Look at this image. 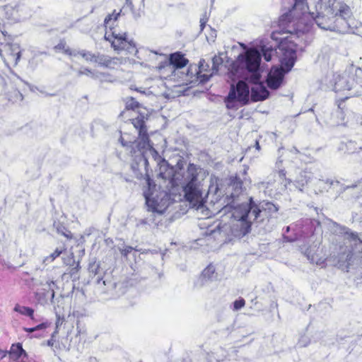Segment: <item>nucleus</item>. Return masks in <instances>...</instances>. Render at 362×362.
Returning a JSON list of instances; mask_svg holds the SVG:
<instances>
[{
	"label": "nucleus",
	"mask_w": 362,
	"mask_h": 362,
	"mask_svg": "<svg viewBox=\"0 0 362 362\" xmlns=\"http://www.w3.org/2000/svg\"><path fill=\"white\" fill-rule=\"evenodd\" d=\"M23 329H24L25 332H29V333H32V332L36 331L35 327H32V328L24 327Z\"/></svg>",
	"instance_id": "a18cd8bd"
},
{
	"label": "nucleus",
	"mask_w": 362,
	"mask_h": 362,
	"mask_svg": "<svg viewBox=\"0 0 362 362\" xmlns=\"http://www.w3.org/2000/svg\"><path fill=\"white\" fill-rule=\"evenodd\" d=\"M250 208L249 216H251L253 221H264L274 217L279 210V207L272 202L263 201L259 204H256L252 198H250L249 203H243Z\"/></svg>",
	"instance_id": "9d476101"
},
{
	"label": "nucleus",
	"mask_w": 362,
	"mask_h": 362,
	"mask_svg": "<svg viewBox=\"0 0 362 362\" xmlns=\"http://www.w3.org/2000/svg\"><path fill=\"white\" fill-rule=\"evenodd\" d=\"M122 63L123 59L122 58L108 57L106 67L110 69H114L115 68V66H119Z\"/></svg>",
	"instance_id": "7c9ffc66"
},
{
	"label": "nucleus",
	"mask_w": 362,
	"mask_h": 362,
	"mask_svg": "<svg viewBox=\"0 0 362 362\" xmlns=\"http://www.w3.org/2000/svg\"><path fill=\"white\" fill-rule=\"evenodd\" d=\"M126 110L122 111L119 114V117L124 118V116L128 113L129 110H134L139 107V103L132 97L127 98L125 99Z\"/></svg>",
	"instance_id": "412c9836"
},
{
	"label": "nucleus",
	"mask_w": 362,
	"mask_h": 362,
	"mask_svg": "<svg viewBox=\"0 0 362 362\" xmlns=\"http://www.w3.org/2000/svg\"><path fill=\"white\" fill-rule=\"evenodd\" d=\"M97 284L99 288L103 290V286H107L109 288H115L116 284L112 282L111 279L98 278L97 279Z\"/></svg>",
	"instance_id": "cd10ccee"
},
{
	"label": "nucleus",
	"mask_w": 362,
	"mask_h": 362,
	"mask_svg": "<svg viewBox=\"0 0 362 362\" xmlns=\"http://www.w3.org/2000/svg\"><path fill=\"white\" fill-rule=\"evenodd\" d=\"M78 54H80L83 58H84L87 62H95V55L96 54L91 53L90 52L81 50L78 52Z\"/></svg>",
	"instance_id": "f704fd0d"
},
{
	"label": "nucleus",
	"mask_w": 362,
	"mask_h": 362,
	"mask_svg": "<svg viewBox=\"0 0 362 362\" xmlns=\"http://www.w3.org/2000/svg\"><path fill=\"white\" fill-rule=\"evenodd\" d=\"M206 21H207V19L206 18H202L200 19V28H201V30H203V29L205 27V25L206 23Z\"/></svg>",
	"instance_id": "79ce46f5"
},
{
	"label": "nucleus",
	"mask_w": 362,
	"mask_h": 362,
	"mask_svg": "<svg viewBox=\"0 0 362 362\" xmlns=\"http://www.w3.org/2000/svg\"><path fill=\"white\" fill-rule=\"evenodd\" d=\"M216 279V274H215V267L214 265L209 264L204 269L201 275L195 281L194 286L198 288L202 287L208 282L212 281Z\"/></svg>",
	"instance_id": "2eb2a0df"
},
{
	"label": "nucleus",
	"mask_w": 362,
	"mask_h": 362,
	"mask_svg": "<svg viewBox=\"0 0 362 362\" xmlns=\"http://www.w3.org/2000/svg\"><path fill=\"white\" fill-rule=\"evenodd\" d=\"M310 342V339L306 336H302L298 341V345L301 347L306 346Z\"/></svg>",
	"instance_id": "ea45409f"
},
{
	"label": "nucleus",
	"mask_w": 362,
	"mask_h": 362,
	"mask_svg": "<svg viewBox=\"0 0 362 362\" xmlns=\"http://www.w3.org/2000/svg\"><path fill=\"white\" fill-rule=\"evenodd\" d=\"M47 345L49 346H52L54 345V340L52 339H49L47 341Z\"/></svg>",
	"instance_id": "09e8293b"
},
{
	"label": "nucleus",
	"mask_w": 362,
	"mask_h": 362,
	"mask_svg": "<svg viewBox=\"0 0 362 362\" xmlns=\"http://www.w3.org/2000/svg\"><path fill=\"white\" fill-rule=\"evenodd\" d=\"M326 184V182L323 180H320V187H322V185Z\"/></svg>",
	"instance_id": "3c124183"
},
{
	"label": "nucleus",
	"mask_w": 362,
	"mask_h": 362,
	"mask_svg": "<svg viewBox=\"0 0 362 362\" xmlns=\"http://www.w3.org/2000/svg\"><path fill=\"white\" fill-rule=\"evenodd\" d=\"M354 81V79H352ZM353 82H350L346 76H338L335 78L334 90L335 92H342L350 90L352 88Z\"/></svg>",
	"instance_id": "f3484780"
},
{
	"label": "nucleus",
	"mask_w": 362,
	"mask_h": 362,
	"mask_svg": "<svg viewBox=\"0 0 362 362\" xmlns=\"http://www.w3.org/2000/svg\"><path fill=\"white\" fill-rule=\"evenodd\" d=\"M229 207L224 213L230 214V221L227 223L222 221L212 232H217L226 237L228 241H232L235 238L240 239L248 234L253 221L249 216L250 208L243 203L237 206L230 205Z\"/></svg>",
	"instance_id": "20e7f679"
},
{
	"label": "nucleus",
	"mask_w": 362,
	"mask_h": 362,
	"mask_svg": "<svg viewBox=\"0 0 362 362\" xmlns=\"http://www.w3.org/2000/svg\"><path fill=\"white\" fill-rule=\"evenodd\" d=\"M66 250L64 247H57L49 255L45 257L43 259V263L47 264L52 262L57 257H58L63 252Z\"/></svg>",
	"instance_id": "a878e982"
},
{
	"label": "nucleus",
	"mask_w": 362,
	"mask_h": 362,
	"mask_svg": "<svg viewBox=\"0 0 362 362\" xmlns=\"http://www.w3.org/2000/svg\"><path fill=\"white\" fill-rule=\"evenodd\" d=\"M88 271L90 273L93 274L95 276L98 274L100 272L99 263L96 262L95 261L90 262L88 264Z\"/></svg>",
	"instance_id": "4c0bfd02"
},
{
	"label": "nucleus",
	"mask_w": 362,
	"mask_h": 362,
	"mask_svg": "<svg viewBox=\"0 0 362 362\" xmlns=\"http://www.w3.org/2000/svg\"><path fill=\"white\" fill-rule=\"evenodd\" d=\"M0 55L6 66H16L21 57V49L17 43L11 42V37L6 36V32L0 33Z\"/></svg>",
	"instance_id": "1a4fd4ad"
},
{
	"label": "nucleus",
	"mask_w": 362,
	"mask_h": 362,
	"mask_svg": "<svg viewBox=\"0 0 362 362\" xmlns=\"http://www.w3.org/2000/svg\"><path fill=\"white\" fill-rule=\"evenodd\" d=\"M223 60L221 56H214L212 58V67H211V74H204L202 75V81H207L209 78L214 75L218 73L219 66L222 65Z\"/></svg>",
	"instance_id": "6ab92c4d"
},
{
	"label": "nucleus",
	"mask_w": 362,
	"mask_h": 362,
	"mask_svg": "<svg viewBox=\"0 0 362 362\" xmlns=\"http://www.w3.org/2000/svg\"><path fill=\"white\" fill-rule=\"evenodd\" d=\"M188 60L185 58L184 55L180 52H175L170 54V66H173L177 69H181L187 65Z\"/></svg>",
	"instance_id": "a211bd4d"
},
{
	"label": "nucleus",
	"mask_w": 362,
	"mask_h": 362,
	"mask_svg": "<svg viewBox=\"0 0 362 362\" xmlns=\"http://www.w3.org/2000/svg\"><path fill=\"white\" fill-rule=\"evenodd\" d=\"M4 10L6 12V13H8V11H14L13 8L11 6H6L4 7Z\"/></svg>",
	"instance_id": "de8ad7c7"
},
{
	"label": "nucleus",
	"mask_w": 362,
	"mask_h": 362,
	"mask_svg": "<svg viewBox=\"0 0 362 362\" xmlns=\"http://www.w3.org/2000/svg\"><path fill=\"white\" fill-rule=\"evenodd\" d=\"M61 323L62 322H60V319L58 318L57 322H56V327H57V328L61 325Z\"/></svg>",
	"instance_id": "8fccbe9b"
},
{
	"label": "nucleus",
	"mask_w": 362,
	"mask_h": 362,
	"mask_svg": "<svg viewBox=\"0 0 362 362\" xmlns=\"http://www.w3.org/2000/svg\"><path fill=\"white\" fill-rule=\"evenodd\" d=\"M212 189H213V187H211L208 189V193H209L211 191H212Z\"/></svg>",
	"instance_id": "6e6d98bb"
},
{
	"label": "nucleus",
	"mask_w": 362,
	"mask_h": 362,
	"mask_svg": "<svg viewBox=\"0 0 362 362\" xmlns=\"http://www.w3.org/2000/svg\"><path fill=\"white\" fill-rule=\"evenodd\" d=\"M8 354V351H3L0 349V359L4 358L6 354Z\"/></svg>",
	"instance_id": "c03bdc74"
},
{
	"label": "nucleus",
	"mask_w": 362,
	"mask_h": 362,
	"mask_svg": "<svg viewBox=\"0 0 362 362\" xmlns=\"http://www.w3.org/2000/svg\"><path fill=\"white\" fill-rule=\"evenodd\" d=\"M304 1L305 0H295L294 6L291 11H297L298 9H300L302 12H309L308 6L304 4Z\"/></svg>",
	"instance_id": "72a5a7b5"
},
{
	"label": "nucleus",
	"mask_w": 362,
	"mask_h": 362,
	"mask_svg": "<svg viewBox=\"0 0 362 362\" xmlns=\"http://www.w3.org/2000/svg\"><path fill=\"white\" fill-rule=\"evenodd\" d=\"M146 204L149 211L163 214L170 204V196L164 190H158L148 180V189L144 192Z\"/></svg>",
	"instance_id": "6e6552de"
},
{
	"label": "nucleus",
	"mask_w": 362,
	"mask_h": 362,
	"mask_svg": "<svg viewBox=\"0 0 362 362\" xmlns=\"http://www.w3.org/2000/svg\"><path fill=\"white\" fill-rule=\"evenodd\" d=\"M186 164L185 160H179L175 168L167 160H159L158 175L163 179L168 180L172 185H179L184 180V183H186L183 189L185 197L192 207L199 209L203 206L206 194V190L203 187L206 175L202 169L197 168L194 164H189L185 171L183 165Z\"/></svg>",
	"instance_id": "f03ea898"
},
{
	"label": "nucleus",
	"mask_w": 362,
	"mask_h": 362,
	"mask_svg": "<svg viewBox=\"0 0 362 362\" xmlns=\"http://www.w3.org/2000/svg\"><path fill=\"white\" fill-rule=\"evenodd\" d=\"M235 98H236V91L234 88V86L232 85L230 92L228 93V95L226 100L227 108L232 109L235 107V103L236 102H238L237 100L235 99Z\"/></svg>",
	"instance_id": "b1692460"
},
{
	"label": "nucleus",
	"mask_w": 362,
	"mask_h": 362,
	"mask_svg": "<svg viewBox=\"0 0 362 362\" xmlns=\"http://www.w3.org/2000/svg\"><path fill=\"white\" fill-rule=\"evenodd\" d=\"M42 288L41 291L35 293V298L40 304H46L47 303V296H50V302L54 303L55 296V289L58 288L55 281L53 280H47L45 283L40 284Z\"/></svg>",
	"instance_id": "ddd939ff"
},
{
	"label": "nucleus",
	"mask_w": 362,
	"mask_h": 362,
	"mask_svg": "<svg viewBox=\"0 0 362 362\" xmlns=\"http://www.w3.org/2000/svg\"><path fill=\"white\" fill-rule=\"evenodd\" d=\"M255 147H256V149L259 150V142L258 141H256L255 143Z\"/></svg>",
	"instance_id": "603ef678"
},
{
	"label": "nucleus",
	"mask_w": 362,
	"mask_h": 362,
	"mask_svg": "<svg viewBox=\"0 0 362 362\" xmlns=\"http://www.w3.org/2000/svg\"><path fill=\"white\" fill-rule=\"evenodd\" d=\"M64 52L69 55H76V53H73L69 48L64 49Z\"/></svg>",
	"instance_id": "49530a36"
},
{
	"label": "nucleus",
	"mask_w": 362,
	"mask_h": 362,
	"mask_svg": "<svg viewBox=\"0 0 362 362\" xmlns=\"http://www.w3.org/2000/svg\"><path fill=\"white\" fill-rule=\"evenodd\" d=\"M284 238L286 241H288V242L292 241V240H291V239H289L288 238H287V237H286V236H284Z\"/></svg>",
	"instance_id": "864d4df0"
},
{
	"label": "nucleus",
	"mask_w": 362,
	"mask_h": 362,
	"mask_svg": "<svg viewBox=\"0 0 362 362\" xmlns=\"http://www.w3.org/2000/svg\"><path fill=\"white\" fill-rule=\"evenodd\" d=\"M334 184V182L332 181L329 182V186L331 187L332 185Z\"/></svg>",
	"instance_id": "13d9d810"
},
{
	"label": "nucleus",
	"mask_w": 362,
	"mask_h": 362,
	"mask_svg": "<svg viewBox=\"0 0 362 362\" xmlns=\"http://www.w3.org/2000/svg\"><path fill=\"white\" fill-rule=\"evenodd\" d=\"M148 119L146 115L139 114L136 117L130 119L134 127L138 131V139L134 141H127L124 136L121 135L119 141L122 146L129 151L132 157H142L148 158L152 157L156 158L158 153L150 144L148 129L146 122Z\"/></svg>",
	"instance_id": "39448f33"
},
{
	"label": "nucleus",
	"mask_w": 362,
	"mask_h": 362,
	"mask_svg": "<svg viewBox=\"0 0 362 362\" xmlns=\"http://www.w3.org/2000/svg\"><path fill=\"white\" fill-rule=\"evenodd\" d=\"M78 76H81V75H86V76H90V77H92L93 78H100V76H105L104 74L103 73H98V74H94L93 72H92V71L88 68H81V69L78 70Z\"/></svg>",
	"instance_id": "bb28decb"
},
{
	"label": "nucleus",
	"mask_w": 362,
	"mask_h": 362,
	"mask_svg": "<svg viewBox=\"0 0 362 362\" xmlns=\"http://www.w3.org/2000/svg\"><path fill=\"white\" fill-rule=\"evenodd\" d=\"M260 61L259 52L256 49H250L246 52L244 60L240 62L242 67L245 68L247 72L245 78L254 83L251 88V98L255 102L267 99L269 94L267 88L259 83Z\"/></svg>",
	"instance_id": "0eeeda50"
},
{
	"label": "nucleus",
	"mask_w": 362,
	"mask_h": 362,
	"mask_svg": "<svg viewBox=\"0 0 362 362\" xmlns=\"http://www.w3.org/2000/svg\"><path fill=\"white\" fill-rule=\"evenodd\" d=\"M226 191V199L228 201L227 205L223 209V211H226L230 205H238L235 204V200L243 192L242 180L237 176H231Z\"/></svg>",
	"instance_id": "f8f14e48"
},
{
	"label": "nucleus",
	"mask_w": 362,
	"mask_h": 362,
	"mask_svg": "<svg viewBox=\"0 0 362 362\" xmlns=\"http://www.w3.org/2000/svg\"><path fill=\"white\" fill-rule=\"evenodd\" d=\"M8 100L13 103L21 102L23 99L22 93L18 90H13L12 92L8 93Z\"/></svg>",
	"instance_id": "c756f323"
},
{
	"label": "nucleus",
	"mask_w": 362,
	"mask_h": 362,
	"mask_svg": "<svg viewBox=\"0 0 362 362\" xmlns=\"http://www.w3.org/2000/svg\"><path fill=\"white\" fill-rule=\"evenodd\" d=\"M148 119L146 115L139 114L136 117L130 119L134 127L138 131V139L134 141H127L124 136L121 135L119 141L122 146L129 151L132 157H142L148 158L152 157L156 158L158 153L150 144L148 129L146 122Z\"/></svg>",
	"instance_id": "423d86ee"
},
{
	"label": "nucleus",
	"mask_w": 362,
	"mask_h": 362,
	"mask_svg": "<svg viewBox=\"0 0 362 362\" xmlns=\"http://www.w3.org/2000/svg\"><path fill=\"white\" fill-rule=\"evenodd\" d=\"M261 51L262 52L264 59L267 62H269L272 59L273 52H274L272 47L262 45L261 46Z\"/></svg>",
	"instance_id": "2f4dec72"
},
{
	"label": "nucleus",
	"mask_w": 362,
	"mask_h": 362,
	"mask_svg": "<svg viewBox=\"0 0 362 362\" xmlns=\"http://www.w3.org/2000/svg\"><path fill=\"white\" fill-rule=\"evenodd\" d=\"M57 231L58 232V233L62 234L68 239H71L73 238L71 233L69 230H67L64 226L60 224H58V226H57Z\"/></svg>",
	"instance_id": "e433bc0d"
},
{
	"label": "nucleus",
	"mask_w": 362,
	"mask_h": 362,
	"mask_svg": "<svg viewBox=\"0 0 362 362\" xmlns=\"http://www.w3.org/2000/svg\"><path fill=\"white\" fill-rule=\"evenodd\" d=\"M236 91V98L238 102L240 103L241 105L246 104L249 100V87L245 82L240 81L237 83L236 86H234Z\"/></svg>",
	"instance_id": "dca6fc26"
},
{
	"label": "nucleus",
	"mask_w": 362,
	"mask_h": 362,
	"mask_svg": "<svg viewBox=\"0 0 362 362\" xmlns=\"http://www.w3.org/2000/svg\"><path fill=\"white\" fill-rule=\"evenodd\" d=\"M245 301L243 298H239L233 303V310L237 311L245 306Z\"/></svg>",
	"instance_id": "58836bf2"
},
{
	"label": "nucleus",
	"mask_w": 362,
	"mask_h": 362,
	"mask_svg": "<svg viewBox=\"0 0 362 362\" xmlns=\"http://www.w3.org/2000/svg\"><path fill=\"white\" fill-rule=\"evenodd\" d=\"M344 238L348 242H352L354 246L362 245V240L358 237L357 233L346 231L344 233Z\"/></svg>",
	"instance_id": "393cba45"
},
{
	"label": "nucleus",
	"mask_w": 362,
	"mask_h": 362,
	"mask_svg": "<svg viewBox=\"0 0 362 362\" xmlns=\"http://www.w3.org/2000/svg\"><path fill=\"white\" fill-rule=\"evenodd\" d=\"M289 229H290V228H289V226H288V227L286 228V231H287V232H288V231H289Z\"/></svg>",
	"instance_id": "bf43d9fd"
},
{
	"label": "nucleus",
	"mask_w": 362,
	"mask_h": 362,
	"mask_svg": "<svg viewBox=\"0 0 362 362\" xmlns=\"http://www.w3.org/2000/svg\"><path fill=\"white\" fill-rule=\"evenodd\" d=\"M360 71V72H362V71H361V69H358V68H357V69H356V71Z\"/></svg>",
	"instance_id": "4d7b16f0"
},
{
	"label": "nucleus",
	"mask_w": 362,
	"mask_h": 362,
	"mask_svg": "<svg viewBox=\"0 0 362 362\" xmlns=\"http://www.w3.org/2000/svg\"><path fill=\"white\" fill-rule=\"evenodd\" d=\"M148 160H133L131 163V168L136 177L140 179L146 177V181L149 178L148 175Z\"/></svg>",
	"instance_id": "4468645a"
},
{
	"label": "nucleus",
	"mask_w": 362,
	"mask_h": 362,
	"mask_svg": "<svg viewBox=\"0 0 362 362\" xmlns=\"http://www.w3.org/2000/svg\"><path fill=\"white\" fill-rule=\"evenodd\" d=\"M318 10V27L322 29L346 33L357 28L350 7L344 2L320 0Z\"/></svg>",
	"instance_id": "7ed1b4c3"
},
{
	"label": "nucleus",
	"mask_w": 362,
	"mask_h": 362,
	"mask_svg": "<svg viewBox=\"0 0 362 362\" xmlns=\"http://www.w3.org/2000/svg\"><path fill=\"white\" fill-rule=\"evenodd\" d=\"M13 310L22 315L29 317L31 320L34 319V310L30 307L16 304L13 308Z\"/></svg>",
	"instance_id": "4be33fe9"
},
{
	"label": "nucleus",
	"mask_w": 362,
	"mask_h": 362,
	"mask_svg": "<svg viewBox=\"0 0 362 362\" xmlns=\"http://www.w3.org/2000/svg\"><path fill=\"white\" fill-rule=\"evenodd\" d=\"M247 170V168H245L243 170V174H246Z\"/></svg>",
	"instance_id": "5fc2aeb1"
},
{
	"label": "nucleus",
	"mask_w": 362,
	"mask_h": 362,
	"mask_svg": "<svg viewBox=\"0 0 362 362\" xmlns=\"http://www.w3.org/2000/svg\"><path fill=\"white\" fill-rule=\"evenodd\" d=\"M109 56L97 53L95 55V63H98L100 66L106 67L107 63V59Z\"/></svg>",
	"instance_id": "c9c22d12"
},
{
	"label": "nucleus",
	"mask_w": 362,
	"mask_h": 362,
	"mask_svg": "<svg viewBox=\"0 0 362 362\" xmlns=\"http://www.w3.org/2000/svg\"><path fill=\"white\" fill-rule=\"evenodd\" d=\"M46 327H47V325L45 323H41L35 327V329L37 331V330L45 329Z\"/></svg>",
	"instance_id": "37998d69"
},
{
	"label": "nucleus",
	"mask_w": 362,
	"mask_h": 362,
	"mask_svg": "<svg viewBox=\"0 0 362 362\" xmlns=\"http://www.w3.org/2000/svg\"><path fill=\"white\" fill-rule=\"evenodd\" d=\"M316 253L315 246L310 247L306 248L304 250V254L307 257L308 259L310 262V263L313 264L315 262V256Z\"/></svg>",
	"instance_id": "473e14b6"
},
{
	"label": "nucleus",
	"mask_w": 362,
	"mask_h": 362,
	"mask_svg": "<svg viewBox=\"0 0 362 362\" xmlns=\"http://www.w3.org/2000/svg\"><path fill=\"white\" fill-rule=\"evenodd\" d=\"M211 69H209V65L206 63L204 59L200 60L199 63V71L197 72V78L200 81L201 83H204L205 81H202V75H204V74H211Z\"/></svg>",
	"instance_id": "5701e85b"
},
{
	"label": "nucleus",
	"mask_w": 362,
	"mask_h": 362,
	"mask_svg": "<svg viewBox=\"0 0 362 362\" xmlns=\"http://www.w3.org/2000/svg\"><path fill=\"white\" fill-rule=\"evenodd\" d=\"M127 34L116 33L112 31L111 34L107 32L105 35V39L111 43L115 50H126L129 53L136 52V45L132 40H128L126 37Z\"/></svg>",
	"instance_id": "9b49d317"
},
{
	"label": "nucleus",
	"mask_w": 362,
	"mask_h": 362,
	"mask_svg": "<svg viewBox=\"0 0 362 362\" xmlns=\"http://www.w3.org/2000/svg\"><path fill=\"white\" fill-rule=\"evenodd\" d=\"M119 15L120 12L116 13L115 11H114L112 14H109L104 21L105 27H109L112 30V25H113V23H112V21H116Z\"/></svg>",
	"instance_id": "c85d7f7f"
},
{
	"label": "nucleus",
	"mask_w": 362,
	"mask_h": 362,
	"mask_svg": "<svg viewBox=\"0 0 362 362\" xmlns=\"http://www.w3.org/2000/svg\"><path fill=\"white\" fill-rule=\"evenodd\" d=\"M134 250V247H131V246H127L125 247L123 249H119V251L122 254V255H123L124 257H127V255L133 250Z\"/></svg>",
	"instance_id": "a19ab883"
},
{
	"label": "nucleus",
	"mask_w": 362,
	"mask_h": 362,
	"mask_svg": "<svg viewBox=\"0 0 362 362\" xmlns=\"http://www.w3.org/2000/svg\"><path fill=\"white\" fill-rule=\"evenodd\" d=\"M296 11H289L282 15L279 18L281 30L274 31L272 33V38L279 42V48L282 53L281 58L282 67L272 69L267 76V86L273 90H276L281 86L285 73L291 69L296 59V45L291 42L287 45L286 41L288 37L278 35L281 33L299 35L300 33H306L312 26L311 21L308 20L310 17L315 20L313 13L303 11L300 17L296 16Z\"/></svg>",
	"instance_id": "f257e3e1"
},
{
	"label": "nucleus",
	"mask_w": 362,
	"mask_h": 362,
	"mask_svg": "<svg viewBox=\"0 0 362 362\" xmlns=\"http://www.w3.org/2000/svg\"><path fill=\"white\" fill-rule=\"evenodd\" d=\"M9 354L15 355V360L19 359L21 356L28 357L27 352L23 349L21 343L13 344L11 345V349L8 351Z\"/></svg>",
	"instance_id": "aec40b11"
}]
</instances>
